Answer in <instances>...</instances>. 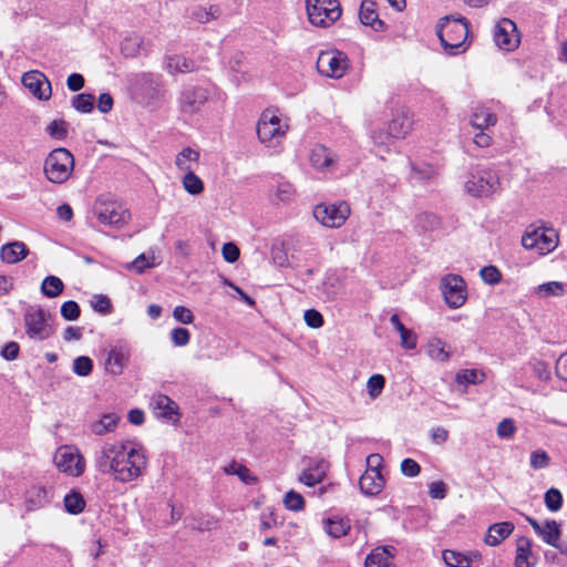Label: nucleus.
Returning a JSON list of instances; mask_svg holds the SVG:
<instances>
[{
	"label": "nucleus",
	"mask_w": 567,
	"mask_h": 567,
	"mask_svg": "<svg viewBox=\"0 0 567 567\" xmlns=\"http://www.w3.org/2000/svg\"><path fill=\"white\" fill-rule=\"evenodd\" d=\"M385 385V378L382 374H373L368 379L367 390L372 400L380 396Z\"/></svg>",
	"instance_id": "de8ad7c7"
},
{
	"label": "nucleus",
	"mask_w": 567,
	"mask_h": 567,
	"mask_svg": "<svg viewBox=\"0 0 567 567\" xmlns=\"http://www.w3.org/2000/svg\"><path fill=\"white\" fill-rule=\"evenodd\" d=\"M173 317L176 321L184 323V324H189L194 320V316H193L192 311L184 306L175 307V309L173 311Z\"/></svg>",
	"instance_id": "69168bd1"
},
{
	"label": "nucleus",
	"mask_w": 567,
	"mask_h": 567,
	"mask_svg": "<svg viewBox=\"0 0 567 567\" xmlns=\"http://www.w3.org/2000/svg\"><path fill=\"white\" fill-rule=\"evenodd\" d=\"M29 250L22 241H13L1 247L0 257L7 264H16L24 259Z\"/></svg>",
	"instance_id": "cd10ccee"
},
{
	"label": "nucleus",
	"mask_w": 567,
	"mask_h": 567,
	"mask_svg": "<svg viewBox=\"0 0 567 567\" xmlns=\"http://www.w3.org/2000/svg\"><path fill=\"white\" fill-rule=\"evenodd\" d=\"M275 196L280 202H289L295 196V188L288 182L279 183Z\"/></svg>",
	"instance_id": "bf43d9fd"
},
{
	"label": "nucleus",
	"mask_w": 567,
	"mask_h": 567,
	"mask_svg": "<svg viewBox=\"0 0 567 567\" xmlns=\"http://www.w3.org/2000/svg\"><path fill=\"white\" fill-rule=\"evenodd\" d=\"M118 421L120 416L117 414L107 413L102 415L97 421L91 423L90 430L93 434L102 436L113 432L116 429Z\"/></svg>",
	"instance_id": "72a5a7b5"
},
{
	"label": "nucleus",
	"mask_w": 567,
	"mask_h": 567,
	"mask_svg": "<svg viewBox=\"0 0 567 567\" xmlns=\"http://www.w3.org/2000/svg\"><path fill=\"white\" fill-rule=\"evenodd\" d=\"M146 464L147 458L143 449L131 442L105 443L94 453L96 470L102 474L112 475L121 483H130L141 477Z\"/></svg>",
	"instance_id": "f257e3e1"
},
{
	"label": "nucleus",
	"mask_w": 567,
	"mask_h": 567,
	"mask_svg": "<svg viewBox=\"0 0 567 567\" xmlns=\"http://www.w3.org/2000/svg\"><path fill=\"white\" fill-rule=\"evenodd\" d=\"M47 133L56 140H63L68 133V124L63 120H53L47 126Z\"/></svg>",
	"instance_id": "5fc2aeb1"
},
{
	"label": "nucleus",
	"mask_w": 567,
	"mask_h": 567,
	"mask_svg": "<svg viewBox=\"0 0 567 567\" xmlns=\"http://www.w3.org/2000/svg\"><path fill=\"white\" fill-rule=\"evenodd\" d=\"M544 503L549 512H558L563 506V495L557 488H549L544 495Z\"/></svg>",
	"instance_id": "a18cd8bd"
},
{
	"label": "nucleus",
	"mask_w": 567,
	"mask_h": 567,
	"mask_svg": "<svg viewBox=\"0 0 567 567\" xmlns=\"http://www.w3.org/2000/svg\"><path fill=\"white\" fill-rule=\"evenodd\" d=\"M92 214L100 224L114 228L125 226L131 219V213L122 204L102 196L94 202Z\"/></svg>",
	"instance_id": "423d86ee"
},
{
	"label": "nucleus",
	"mask_w": 567,
	"mask_h": 567,
	"mask_svg": "<svg viewBox=\"0 0 567 567\" xmlns=\"http://www.w3.org/2000/svg\"><path fill=\"white\" fill-rule=\"evenodd\" d=\"M360 489L369 496L378 495L384 487V478L379 470H367L359 481Z\"/></svg>",
	"instance_id": "5701e85b"
},
{
	"label": "nucleus",
	"mask_w": 567,
	"mask_h": 567,
	"mask_svg": "<svg viewBox=\"0 0 567 567\" xmlns=\"http://www.w3.org/2000/svg\"><path fill=\"white\" fill-rule=\"evenodd\" d=\"M53 498L52 488L42 485L30 487L25 494V504L29 511H37L50 504Z\"/></svg>",
	"instance_id": "412c9836"
},
{
	"label": "nucleus",
	"mask_w": 567,
	"mask_h": 567,
	"mask_svg": "<svg viewBox=\"0 0 567 567\" xmlns=\"http://www.w3.org/2000/svg\"><path fill=\"white\" fill-rule=\"evenodd\" d=\"M516 432L515 421L511 417L503 419L496 429L499 439H511Z\"/></svg>",
	"instance_id": "4d7b16f0"
},
{
	"label": "nucleus",
	"mask_w": 567,
	"mask_h": 567,
	"mask_svg": "<svg viewBox=\"0 0 567 567\" xmlns=\"http://www.w3.org/2000/svg\"><path fill=\"white\" fill-rule=\"evenodd\" d=\"M131 350L126 344H115L107 352L104 362L105 371L112 375H120L127 365Z\"/></svg>",
	"instance_id": "6ab92c4d"
},
{
	"label": "nucleus",
	"mask_w": 567,
	"mask_h": 567,
	"mask_svg": "<svg viewBox=\"0 0 567 567\" xmlns=\"http://www.w3.org/2000/svg\"><path fill=\"white\" fill-rule=\"evenodd\" d=\"M303 319L307 326L315 329L321 328L324 322L322 315L315 309L306 310L303 313Z\"/></svg>",
	"instance_id": "680f3d73"
},
{
	"label": "nucleus",
	"mask_w": 567,
	"mask_h": 567,
	"mask_svg": "<svg viewBox=\"0 0 567 567\" xmlns=\"http://www.w3.org/2000/svg\"><path fill=\"white\" fill-rule=\"evenodd\" d=\"M221 255L227 262H235L239 258V249L234 243L223 245Z\"/></svg>",
	"instance_id": "338daca9"
},
{
	"label": "nucleus",
	"mask_w": 567,
	"mask_h": 567,
	"mask_svg": "<svg viewBox=\"0 0 567 567\" xmlns=\"http://www.w3.org/2000/svg\"><path fill=\"white\" fill-rule=\"evenodd\" d=\"M311 166L322 173H330L337 164V155L323 145L312 147L309 156Z\"/></svg>",
	"instance_id": "aec40b11"
},
{
	"label": "nucleus",
	"mask_w": 567,
	"mask_h": 567,
	"mask_svg": "<svg viewBox=\"0 0 567 567\" xmlns=\"http://www.w3.org/2000/svg\"><path fill=\"white\" fill-rule=\"evenodd\" d=\"M165 69L169 74L189 73L196 70V64L184 55L174 54L165 58Z\"/></svg>",
	"instance_id": "c756f323"
},
{
	"label": "nucleus",
	"mask_w": 567,
	"mask_h": 567,
	"mask_svg": "<svg viewBox=\"0 0 567 567\" xmlns=\"http://www.w3.org/2000/svg\"><path fill=\"white\" fill-rule=\"evenodd\" d=\"M154 260V256L141 254L132 262L127 264L126 267L136 274H143L146 269L153 268L155 266Z\"/></svg>",
	"instance_id": "49530a36"
},
{
	"label": "nucleus",
	"mask_w": 567,
	"mask_h": 567,
	"mask_svg": "<svg viewBox=\"0 0 567 567\" xmlns=\"http://www.w3.org/2000/svg\"><path fill=\"white\" fill-rule=\"evenodd\" d=\"M390 322L400 333L401 347L408 350L415 349L417 339L416 334L412 330L405 328L396 313L391 316Z\"/></svg>",
	"instance_id": "f704fd0d"
},
{
	"label": "nucleus",
	"mask_w": 567,
	"mask_h": 567,
	"mask_svg": "<svg viewBox=\"0 0 567 567\" xmlns=\"http://www.w3.org/2000/svg\"><path fill=\"white\" fill-rule=\"evenodd\" d=\"M446 493L447 486L442 481L433 482L429 485V494L434 499H443Z\"/></svg>",
	"instance_id": "774afa93"
},
{
	"label": "nucleus",
	"mask_w": 567,
	"mask_h": 567,
	"mask_svg": "<svg viewBox=\"0 0 567 567\" xmlns=\"http://www.w3.org/2000/svg\"><path fill=\"white\" fill-rule=\"evenodd\" d=\"M413 121L409 112L398 111L389 123V135L393 138H404L412 130Z\"/></svg>",
	"instance_id": "b1692460"
},
{
	"label": "nucleus",
	"mask_w": 567,
	"mask_h": 567,
	"mask_svg": "<svg viewBox=\"0 0 567 567\" xmlns=\"http://www.w3.org/2000/svg\"><path fill=\"white\" fill-rule=\"evenodd\" d=\"M537 293L542 297L560 296L564 293V284L549 281L538 286Z\"/></svg>",
	"instance_id": "603ef678"
},
{
	"label": "nucleus",
	"mask_w": 567,
	"mask_h": 567,
	"mask_svg": "<svg viewBox=\"0 0 567 567\" xmlns=\"http://www.w3.org/2000/svg\"><path fill=\"white\" fill-rule=\"evenodd\" d=\"M73 169L74 157L66 148H55L44 159V175L53 184L65 183L71 177Z\"/></svg>",
	"instance_id": "39448f33"
},
{
	"label": "nucleus",
	"mask_w": 567,
	"mask_h": 567,
	"mask_svg": "<svg viewBox=\"0 0 567 567\" xmlns=\"http://www.w3.org/2000/svg\"><path fill=\"white\" fill-rule=\"evenodd\" d=\"M359 18L361 23L371 27L374 31H383L384 22L379 18L378 3L373 0H363L360 6Z\"/></svg>",
	"instance_id": "4be33fe9"
},
{
	"label": "nucleus",
	"mask_w": 567,
	"mask_h": 567,
	"mask_svg": "<svg viewBox=\"0 0 567 567\" xmlns=\"http://www.w3.org/2000/svg\"><path fill=\"white\" fill-rule=\"evenodd\" d=\"M415 227L421 231H433L440 227V218L432 213H421L415 217Z\"/></svg>",
	"instance_id": "79ce46f5"
},
{
	"label": "nucleus",
	"mask_w": 567,
	"mask_h": 567,
	"mask_svg": "<svg viewBox=\"0 0 567 567\" xmlns=\"http://www.w3.org/2000/svg\"><path fill=\"white\" fill-rule=\"evenodd\" d=\"M199 161V152L192 147H185L175 157V165L181 171L186 173L194 172Z\"/></svg>",
	"instance_id": "7c9ffc66"
},
{
	"label": "nucleus",
	"mask_w": 567,
	"mask_h": 567,
	"mask_svg": "<svg viewBox=\"0 0 567 567\" xmlns=\"http://www.w3.org/2000/svg\"><path fill=\"white\" fill-rule=\"evenodd\" d=\"M328 470V463L323 460L315 461L309 467L305 468L300 475L299 481L312 487L323 481Z\"/></svg>",
	"instance_id": "393cba45"
},
{
	"label": "nucleus",
	"mask_w": 567,
	"mask_h": 567,
	"mask_svg": "<svg viewBox=\"0 0 567 567\" xmlns=\"http://www.w3.org/2000/svg\"><path fill=\"white\" fill-rule=\"evenodd\" d=\"M64 508L68 513L76 515L83 512L85 501L81 493L72 491L64 496Z\"/></svg>",
	"instance_id": "ea45409f"
},
{
	"label": "nucleus",
	"mask_w": 567,
	"mask_h": 567,
	"mask_svg": "<svg viewBox=\"0 0 567 567\" xmlns=\"http://www.w3.org/2000/svg\"><path fill=\"white\" fill-rule=\"evenodd\" d=\"M395 556L393 546H382L373 549L365 558V567H390L391 560Z\"/></svg>",
	"instance_id": "bb28decb"
},
{
	"label": "nucleus",
	"mask_w": 567,
	"mask_h": 567,
	"mask_svg": "<svg viewBox=\"0 0 567 567\" xmlns=\"http://www.w3.org/2000/svg\"><path fill=\"white\" fill-rule=\"evenodd\" d=\"M514 529L515 526L511 522L495 523L488 527L484 542L488 546H497L511 536Z\"/></svg>",
	"instance_id": "a878e982"
},
{
	"label": "nucleus",
	"mask_w": 567,
	"mask_h": 567,
	"mask_svg": "<svg viewBox=\"0 0 567 567\" xmlns=\"http://www.w3.org/2000/svg\"><path fill=\"white\" fill-rule=\"evenodd\" d=\"M464 189L474 197H491L501 189L499 176L492 168L476 167L468 173Z\"/></svg>",
	"instance_id": "7ed1b4c3"
},
{
	"label": "nucleus",
	"mask_w": 567,
	"mask_h": 567,
	"mask_svg": "<svg viewBox=\"0 0 567 567\" xmlns=\"http://www.w3.org/2000/svg\"><path fill=\"white\" fill-rule=\"evenodd\" d=\"M60 312L65 320L74 321L80 317L81 309L78 302L69 300L62 303Z\"/></svg>",
	"instance_id": "6e6d98bb"
},
{
	"label": "nucleus",
	"mask_w": 567,
	"mask_h": 567,
	"mask_svg": "<svg viewBox=\"0 0 567 567\" xmlns=\"http://www.w3.org/2000/svg\"><path fill=\"white\" fill-rule=\"evenodd\" d=\"M289 128L285 118L276 110H266L257 122V135L259 141L267 146L278 145Z\"/></svg>",
	"instance_id": "20e7f679"
},
{
	"label": "nucleus",
	"mask_w": 567,
	"mask_h": 567,
	"mask_svg": "<svg viewBox=\"0 0 567 567\" xmlns=\"http://www.w3.org/2000/svg\"><path fill=\"white\" fill-rule=\"evenodd\" d=\"M309 22L315 27L327 28L341 17L338 0H306Z\"/></svg>",
	"instance_id": "0eeeda50"
},
{
	"label": "nucleus",
	"mask_w": 567,
	"mask_h": 567,
	"mask_svg": "<svg viewBox=\"0 0 567 567\" xmlns=\"http://www.w3.org/2000/svg\"><path fill=\"white\" fill-rule=\"evenodd\" d=\"M426 353L436 362H446L450 359V353L445 350V343L439 338L429 341Z\"/></svg>",
	"instance_id": "4c0bfd02"
},
{
	"label": "nucleus",
	"mask_w": 567,
	"mask_h": 567,
	"mask_svg": "<svg viewBox=\"0 0 567 567\" xmlns=\"http://www.w3.org/2000/svg\"><path fill=\"white\" fill-rule=\"evenodd\" d=\"M323 524L326 532L333 538L347 535L350 529L349 520L339 517L328 518Z\"/></svg>",
	"instance_id": "e433bc0d"
},
{
	"label": "nucleus",
	"mask_w": 567,
	"mask_h": 567,
	"mask_svg": "<svg viewBox=\"0 0 567 567\" xmlns=\"http://www.w3.org/2000/svg\"><path fill=\"white\" fill-rule=\"evenodd\" d=\"M94 96L92 94H78L72 99V106L81 113L93 110Z\"/></svg>",
	"instance_id": "8fccbe9b"
},
{
	"label": "nucleus",
	"mask_w": 567,
	"mask_h": 567,
	"mask_svg": "<svg viewBox=\"0 0 567 567\" xmlns=\"http://www.w3.org/2000/svg\"><path fill=\"white\" fill-rule=\"evenodd\" d=\"M182 185L190 195H199L204 190L203 181L194 172H189L184 175Z\"/></svg>",
	"instance_id": "37998d69"
},
{
	"label": "nucleus",
	"mask_w": 567,
	"mask_h": 567,
	"mask_svg": "<svg viewBox=\"0 0 567 567\" xmlns=\"http://www.w3.org/2000/svg\"><path fill=\"white\" fill-rule=\"evenodd\" d=\"M24 324L28 337L33 340L43 341L53 334L51 315L40 307L27 309Z\"/></svg>",
	"instance_id": "6e6552de"
},
{
	"label": "nucleus",
	"mask_w": 567,
	"mask_h": 567,
	"mask_svg": "<svg viewBox=\"0 0 567 567\" xmlns=\"http://www.w3.org/2000/svg\"><path fill=\"white\" fill-rule=\"evenodd\" d=\"M92 308L96 312L107 315L111 312L112 305H111L110 299L106 296L100 295V296H96L94 298V300L92 301Z\"/></svg>",
	"instance_id": "0e129e2a"
},
{
	"label": "nucleus",
	"mask_w": 567,
	"mask_h": 567,
	"mask_svg": "<svg viewBox=\"0 0 567 567\" xmlns=\"http://www.w3.org/2000/svg\"><path fill=\"white\" fill-rule=\"evenodd\" d=\"M532 558V542L528 537L522 536L517 539L515 567H534Z\"/></svg>",
	"instance_id": "473e14b6"
},
{
	"label": "nucleus",
	"mask_w": 567,
	"mask_h": 567,
	"mask_svg": "<svg viewBox=\"0 0 567 567\" xmlns=\"http://www.w3.org/2000/svg\"><path fill=\"white\" fill-rule=\"evenodd\" d=\"M350 213L347 202L321 203L315 207L313 217L324 227L339 228L349 218Z\"/></svg>",
	"instance_id": "1a4fd4ad"
},
{
	"label": "nucleus",
	"mask_w": 567,
	"mask_h": 567,
	"mask_svg": "<svg viewBox=\"0 0 567 567\" xmlns=\"http://www.w3.org/2000/svg\"><path fill=\"white\" fill-rule=\"evenodd\" d=\"M496 123V115L492 113L487 107L478 105L474 109L471 124L473 127L483 131Z\"/></svg>",
	"instance_id": "2f4dec72"
},
{
	"label": "nucleus",
	"mask_w": 567,
	"mask_h": 567,
	"mask_svg": "<svg viewBox=\"0 0 567 567\" xmlns=\"http://www.w3.org/2000/svg\"><path fill=\"white\" fill-rule=\"evenodd\" d=\"M349 66L348 55L339 50L323 51L317 59L318 72L331 79H341L349 70Z\"/></svg>",
	"instance_id": "9d476101"
},
{
	"label": "nucleus",
	"mask_w": 567,
	"mask_h": 567,
	"mask_svg": "<svg viewBox=\"0 0 567 567\" xmlns=\"http://www.w3.org/2000/svg\"><path fill=\"white\" fill-rule=\"evenodd\" d=\"M208 100V92L203 87L185 89L178 99L179 109L184 114H195Z\"/></svg>",
	"instance_id": "a211bd4d"
},
{
	"label": "nucleus",
	"mask_w": 567,
	"mask_h": 567,
	"mask_svg": "<svg viewBox=\"0 0 567 567\" xmlns=\"http://www.w3.org/2000/svg\"><path fill=\"white\" fill-rule=\"evenodd\" d=\"M151 409L155 417L165 420L173 424L178 423L181 414L175 401L165 394H154L151 399Z\"/></svg>",
	"instance_id": "2eb2a0df"
},
{
	"label": "nucleus",
	"mask_w": 567,
	"mask_h": 567,
	"mask_svg": "<svg viewBox=\"0 0 567 567\" xmlns=\"http://www.w3.org/2000/svg\"><path fill=\"white\" fill-rule=\"evenodd\" d=\"M494 42L503 51H514L520 43V35L514 21L501 19L494 29Z\"/></svg>",
	"instance_id": "4468645a"
},
{
	"label": "nucleus",
	"mask_w": 567,
	"mask_h": 567,
	"mask_svg": "<svg viewBox=\"0 0 567 567\" xmlns=\"http://www.w3.org/2000/svg\"><path fill=\"white\" fill-rule=\"evenodd\" d=\"M481 278L488 285H496L501 281L502 275L495 266H485L480 271Z\"/></svg>",
	"instance_id": "13d9d810"
},
{
	"label": "nucleus",
	"mask_w": 567,
	"mask_h": 567,
	"mask_svg": "<svg viewBox=\"0 0 567 567\" xmlns=\"http://www.w3.org/2000/svg\"><path fill=\"white\" fill-rule=\"evenodd\" d=\"M550 457L544 450H535L530 453L529 464L534 470H543L548 467Z\"/></svg>",
	"instance_id": "3c124183"
},
{
	"label": "nucleus",
	"mask_w": 567,
	"mask_h": 567,
	"mask_svg": "<svg viewBox=\"0 0 567 567\" xmlns=\"http://www.w3.org/2000/svg\"><path fill=\"white\" fill-rule=\"evenodd\" d=\"M440 289L446 305L452 309L462 307L467 298V288L460 275L447 274L441 278Z\"/></svg>",
	"instance_id": "f8f14e48"
},
{
	"label": "nucleus",
	"mask_w": 567,
	"mask_h": 567,
	"mask_svg": "<svg viewBox=\"0 0 567 567\" xmlns=\"http://www.w3.org/2000/svg\"><path fill=\"white\" fill-rule=\"evenodd\" d=\"M443 560L449 567H470L472 557L478 558V554L464 555L462 553L445 549L442 554Z\"/></svg>",
	"instance_id": "c9c22d12"
},
{
	"label": "nucleus",
	"mask_w": 567,
	"mask_h": 567,
	"mask_svg": "<svg viewBox=\"0 0 567 567\" xmlns=\"http://www.w3.org/2000/svg\"><path fill=\"white\" fill-rule=\"evenodd\" d=\"M436 34L444 52L449 55H457L466 50L468 22L462 17H443L436 24Z\"/></svg>",
	"instance_id": "f03ea898"
},
{
	"label": "nucleus",
	"mask_w": 567,
	"mask_h": 567,
	"mask_svg": "<svg viewBox=\"0 0 567 567\" xmlns=\"http://www.w3.org/2000/svg\"><path fill=\"white\" fill-rule=\"evenodd\" d=\"M317 290L323 300L332 301L341 291V280L336 274H327L322 284L317 287Z\"/></svg>",
	"instance_id": "c85d7f7f"
},
{
	"label": "nucleus",
	"mask_w": 567,
	"mask_h": 567,
	"mask_svg": "<svg viewBox=\"0 0 567 567\" xmlns=\"http://www.w3.org/2000/svg\"><path fill=\"white\" fill-rule=\"evenodd\" d=\"M484 372L476 369H465L456 374V382L460 384H477L484 381Z\"/></svg>",
	"instance_id": "c03bdc74"
},
{
	"label": "nucleus",
	"mask_w": 567,
	"mask_h": 567,
	"mask_svg": "<svg viewBox=\"0 0 567 567\" xmlns=\"http://www.w3.org/2000/svg\"><path fill=\"white\" fill-rule=\"evenodd\" d=\"M224 471L228 475H237L241 482L246 484H251L256 482V477H254L250 471L243 464L237 463L236 461L230 462L228 465L224 467Z\"/></svg>",
	"instance_id": "a19ab883"
},
{
	"label": "nucleus",
	"mask_w": 567,
	"mask_h": 567,
	"mask_svg": "<svg viewBox=\"0 0 567 567\" xmlns=\"http://www.w3.org/2000/svg\"><path fill=\"white\" fill-rule=\"evenodd\" d=\"M282 503L285 507L292 512H299L302 511L305 507V499L301 494L289 491L285 494Z\"/></svg>",
	"instance_id": "09e8293b"
},
{
	"label": "nucleus",
	"mask_w": 567,
	"mask_h": 567,
	"mask_svg": "<svg viewBox=\"0 0 567 567\" xmlns=\"http://www.w3.org/2000/svg\"><path fill=\"white\" fill-rule=\"evenodd\" d=\"M53 460L60 472L65 473L72 477H79L85 471V458L75 446H60L56 450Z\"/></svg>",
	"instance_id": "9b49d317"
},
{
	"label": "nucleus",
	"mask_w": 567,
	"mask_h": 567,
	"mask_svg": "<svg viewBox=\"0 0 567 567\" xmlns=\"http://www.w3.org/2000/svg\"><path fill=\"white\" fill-rule=\"evenodd\" d=\"M172 342L176 347H184L188 344L190 340V333L186 328H175L171 332Z\"/></svg>",
	"instance_id": "052dcab7"
},
{
	"label": "nucleus",
	"mask_w": 567,
	"mask_h": 567,
	"mask_svg": "<svg viewBox=\"0 0 567 567\" xmlns=\"http://www.w3.org/2000/svg\"><path fill=\"white\" fill-rule=\"evenodd\" d=\"M525 518L544 543L551 547H558V542L561 537V527L558 522L555 519H546L544 523H538L530 516H526Z\"/></svg>",
	"instance_id": "f3484780"
},
{
	"label": "nucleus",
	"mask_w": 567,
	"mask_h": 567,
	"mask_svg": "<svg viewBox=\"0 0 567 567\" xmlns=\"http://www.w3.org/2000/svg\"><path fill=\"white\" fill-rule=\"evenodd\" d=\"M64 289L63 281L56 276H48L41 285L42 293L48 298H55L62 293Z\"/></svg>",
	"instance_id": "58836bf2"
},
{
	"label": "nucleus",
	"mask_w": 567,
	"mask_h": 567,
	"mask_svg": "<svg viewBox=\"0 0 567 567\" xmlns=\"http://www.w3.org/2000/svg\"><path fill=\"white\" fill-rule=\"evenodd\" d=\"M421 467L416 461L404 458L401 463V472L408 477H415L420 474Z\"/></svg>",
	"instance_id": "e2e57ef3"
},
{
	"label": "nucleus",
	"mask_w": 567,
	"mask_h": 567,
	"mask_svg": "<svg viewBox=\"0 0 567 567\" xmlns=\"http://www.w3.org/2000/svg\"><path fill=\"white\" fill-rule=\"evenodd\" d=\"M22 84L39 100H49L52 94L51 83L40 71H29L22 75Z\"/></svg>",
	"instance_id": "dca6fc26"
},
{
	"label": "nucleus",
	"mask_w": 567,
	"mask_h": 567,
	"mask_svg": "<svg viewBox=\"0 0 567 567\" xmlns=\"http://www.w3.org/2000/svg\"><path fill=\"white\" fill-rule=\"evenodd\" d=\"M558 236L554 229H534L522 237L525 249L537 250L539 255H546L557 247Z\"/></svg>",
	"instance_id": "ddd939ff"
},
{
	"label": "nucleus",
	"mask_w": 567,
	"mask_h": 567,
	"mask_svg": "<svg viewBox=\"0 0 567 567\" xmlns=\"http://www.w3.org/2000/svg\"><path fill=\"white\" fill-rule=\"evenodd\" d=\"M93 369V362L89 357L81 355L73 361V372L80 377H87Z\"/></svg>",
	"instance_id": "864d4df0"
}]
</instances>
